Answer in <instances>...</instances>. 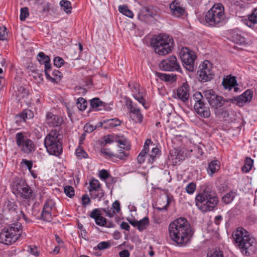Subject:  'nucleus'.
<instances>
[{"label":"nucleus","mask_w":257,"mask_h":257,"mask_svg":"<svg viewBox=\"0 0 257 257\" xmlns=\"http://www.w3.org/2000/svg\"><path fill=\"white\" fill-rule=\"evenodd\" d=\"M118 11L128 18H133L134 17L133 12L125 5L119 6L118 7Z\"/></svg>","instance_id":"72a5a7b5"},{"label":"nucleus","mask_w":257,"mask_h":257,"mask_svg":"<svg viewBox=\"0 0 257 257\" xmlns=\"http://www.w3.org/2000/svg\"><path fill=\"white\" fill-rule=\"evenodd\" d=\"M134 97L135 99H136L139 103L142 104V105L145 108H147V107L145 106L146 101L144 98L140 95V94H136L134 95Z\"/></svg>","instance_id":"0e129e2a"},{"label":"nucleus","mask_w":257,"mask_h":257,"mask_svg":"<svg viewBox=\"0 0 257 257\" xmlns=\"http://www.w3.org/2000/svg\"><path fill=\"white\" fill-rule=\"evenodd\" d=\"M173 45V40L172 37L166 34H160L155 38L152 39L151 45L152 47L161 45Z\"/></svg>","instance_id":"2eb2a0df"},{"label":"nucleus","mask_w":257,"mask_h":257,"mask_svg":"<svg viewBox=\"0 0 257 257\" xmlns=\"http://www.w3.org/2000/svg\"><path fill=\"white\" fill-rule=\"evenodd\" d=\"M88 188L90 195L93 199H97L100 200L103 197L104 192L98 180L93 179L90 181Z\"/></svg>","instance_id":"f8f14e48"},{"label":"nucleus","mask_w":257,"mask_h":257,"mask_svg":"<svg viewBox=\"0 0 257 257\" xmlns=\"http://www.w3.org/2000/svg\"><path fill=\"white\" fill-rule=\"evenodd\" d=\"M170 157L173 162L177 164L183 160V156L180 154L178 150L174 149L170 152Z\"/></svg>","instance_id":"c85d7f7f"},{"label":"nucleus","mask_w":257,"mask_h":257,"mask_svg":"<svg viewBox=\"0 0 257 257\" xmlns=\"http://www.w3.org/2000/svg\"><path fill=\"white\" fill-rule=\"evenodd\" d=\"M168 231L171 239L179 246H186L190 242L194 233L187 220L183 217L172 221Z\"/></svg>","instance_id":"f257e3e1"},{"label":"nucleus","mask_w":257,"mask_h":257,"mask_svg":"<svg viewBox=\"0 0 257 257\" xmlns=\"http://www.w3.org/2000/svg\"><path fill=\"white\" fill-rule=\"evenodd\" d=\"M128 154L125 152H124L122 150L120 149L119 151V152L117 154H114L113 156L114 157H115L116 158H118L120 160H123L125 158H126L128 156Z\"/></svg>","instance_id":"4d7b16f0"},{"label":"nucleus","mask_w":257,"mask_h":257,"mask_svg":"<svg viewBox=\"0 0 257 257\" xmlns=\"http://www.w3.org/2000/svg\"><path fill=\"white\" fill-rule=\"evenodd\" d=\"M29 10L27 7H24L21 9L20 19L22 21H24L29 16Z\"/></svg>","instance_id":"de8ad7c7"},{"label":"nucleus","mask_w":257,"mask_h":257,"mask_svg":"<svg viewBox=\"0 0 257 257\" xmlns=\"http://www.w3.org/2000/svg\"><path fill=\"white\" fill-rule=\"evenodd\" d=\"M34 5L43 12L48 11L49 5L44 0H35Z\"/></svg>","instance_id":"f704fd0d"},{"label":"nucleus","mask_w":257,"mask_h":257,"mask_svg":"<svg viewBox=\"0 0 257 257\" xmlns=\"http://www.w3.org/2000/svg\"><path fill=\"white\" fill-rule=\"evenodd\" d=\"M52 75L54 77L52 78L55 79V81L53 82V83H57L58 81L60 80L62 77V73L58 70H54L52 72Z\"/></svg>","instance_id":"13d9d810"},{"label":"nucleus","mask_w":257,"mask_h":257,"mask_svg":"<svg viewBox=\"0 0 257 257\" xmlns=\"http://www.w3.org/2000/svg\"><path fill=\"white\" fill-rule=\"evenodd\" d=\"M6 227L9 229L11 233L18 236V239L20 238L22 232V224L21 223L17 222L10 224Z\"/></svg>","instance_id":"4be33fe9"},{"label":"nucleus","mask_w":257,"mask_h":257,"mask_svg":"<svg viewBox=\"0 0 257 257\" xmlns=\"http://www.w3.org/2000/svg\"><path fill=\"white\" fill-rule=\"evenodd\" d=\"M196 112L203 118H208L210 116L211 112L209 107L207 106L205 103L198 105L194 108Z\"/></svg>","instance_id":"aec40b11"},{"label":"nucleus","mask_w":257,"mask_h":257,"mask_svg":"<svg viewBox=\"0 0 257 257\" xmlns=\"http://www.w3.org/2000/svg\"><path fill=\"white\" fill-rule=\"evenodd\" d=\"M218 202L219 199L217 194L209 185H203L201 191L195 197L196 206L203 212L216 209Z\"/></svg>","instance_id":"7ed1b4c3"},{"label":"nucleus","mask_w":257,"mask_h":257,"mask_svg":"<svg viewBox=\"0 0 257 257\" xmlns=\"http://www.w3.org/2000/svg\"><path fill=\"white\" fill-rule=\"evenodd\" d=\"M6 208L11 213H18L17 211L18 206L17 204L14 202L10 201H8L6 202Z\"/></svg>","instance_id":"ea45409f"},{"label":"nucleus","mask_w":257,"mask_h":257,"mask_svg":"<svg viewBox=\"0 0 257 257\" xmlns=\"http://www.w3.org/2000/svg\"><path fill=\"white\" fill-rule=\"evenodd\" d=\"M38 60L41 64H44L45 62H50V58L46 55L43 52H40L38 55Z\"/></svg>","instance_id":"c03bdc74"},{"label":"nucleus","mask_w":257,"mask_h":257,"mask_svg":"<svg viewBox=\"0 0 257 257\" xmlns=\"http://www.w3.org/2000/svg\"><path fill=\"white\" fill-rule=\"evenodd\" d=\"M181 60L184 67L189 71L192 72L194 69V61L196 58L194 52L187 48H183L180 52Z\"/></svg>","instance_id":"6e6552de"},{"label":"nucleus","mask_w":257,"mask_h":257,"mask_svg":"<svg viewBox=\"0 0 257 257\" xmlns=\"http://www.w3.org/2000/svg\"><path fill=\"white\" fill-rule=\"evenodd\" d=\"M83 129L85 132L90 133L96 129V126L93 125L89 123H87L84 126Z\"/></svg>","instance_id":"052dcab7"},{"label":"nucleus","mask_w":257,"mask_h":257,"mask_svg":"<svg viewBox=\"0 0 257 257\" xmlns=\"http://www.w3.org/2000/svg\"><path fill=\"white\" fill-rule=\"evenodd\" d=\"M235 196V193L233 191H230L225 194L222 198V201L226 204L230 203Z\"/></svg>","instance_id":"c9c22d12"},{"label":"nucleus","mask_w":257,"mask_h":257,"mask_svg":"<svg viewBox=\"0 0 257 257\" xmlns=\"http://www.w3.org/2000/svg\"><path fill=\"white\" fill-rule=\"evenodd\" d=\"M21 150L25 153L30 154L35 150V145L32 141L29 139L19 147Z\"/></svg>","instance_id":"393cba45"},{"label":"nucleus","mask_w":257,"mask_h":257,"mask_svg":"<svg viewBox=\"0 0 257 257\" xmlns=\"http://www.w3.org/2000/svg\"><path fill=\"white\" fill-rule=\"evenodd\" d=\"M60 5L61 7L63 8L64 11L67 14L71 13L72 7L71 6V3L66 0H62L60 2Z\"/></svg>","instance_id":"58836bf2"},{"label":"nucleus","mask_w":257,"mask_h":257,"mask_svg":"<svg viewBox=\"0 0 257 257\" xmlns=\"http://www.w3.org/2000/svg\"><path fill=\"white\" fill-rule=\"evenodd\" d=\"M193 99L195 102L194 108L204 103L203 101V96L202 93L199 91H196L193 95Z\"/></svg>","instance_id":"7c9ffc66"},{"label":"nucleus","mask_w":257,"mask_h":257,"mask_svg":"<svg viewBox=\"0 0 257 257\" xmlns=\"http://www.w3.org/2000/svg\"><path fill=\"white\" fill-rule=\"evenodd\" d=\"M44 145L50 155L59 156L62 153V136L59 131L52 130L46 136Z\"/></svg>","instance_id":"20e7f679"},{"label":"nucleus","mask_w":257,"mask_h":257,"mask_svg":"<svg viewBox=\"0 0 257 257\" xmlns=\"http://www.w3.org/2000/svg\"><path fill=\"white\" fill-rule=\"evenodd\" d=\"M64 63V60L59 56L55 57L54 59V64L57 67L60 68Z\"/></svg>","instance_id":"5fc2aeb1"},{"label":"nucleus","mask_w":257,"mask_h":257,"mask_svg":"<svg viewBox=\"0 0 257 257\" xmlns=\"http://www.w3.org/2000/svg\"><path fill=\"white\" fill-rule=\"evenodd\" d=\"M161 151L157 148L154 147L152 148L151 152L147 154V159L148 163L153 164L156 161V158L160 155Z\"/></svg>","instance_id":"bb28decb"},{"label":"nucleus","mask_w":257,"mask_h":257,"mask_svg":"<svg viewBox=\"0 0 257 257\" xmlns=\"http://www.w3.org/2000/svg\"><path fill=\"white\" fill-rule=\"evenodd\" d=\"M245 24L250 28H253L257 24V8L253 9L248 15V19L245 20Z\"/></svg>","instance_id":"5701e85b"},{"label":"nucleus","mask_w":257,"mask_h":257,"mask_svg":"<svg viewBox=\"0 0 257 257\" xmlns=\"http://www.w3.org/2000/svg\"><path fill=\"white\" fill-rule=\"evenodd\" d=\"M196 189V184L193 182L189 183L186 187V192L190 194H193Z\"/></svg>","instance_id":"3c124183"},{"label":"nucleus","mask_w":257,"mask_h":257,"mask_svg":"<svg viewBox=\"0 0 257 257\" xmlns=\"http://www.w3.org/2000/svg\"><path fill=\"white\" fill-rule=\"evenodd\" d=\"M96 224L99 226H104L106 224V219L101 215L95 220Z\"/></svg>","instance_id":"8fccbe9b"},{"label":"nucleus","mask_w":257,"mask_h":257,"mask_svg":"<svg viewBox=\"0 0 257 257\" xmlns=\"http://www.w3.org/2000/svg\"><path fill=\"white\" fill-rule=\"evenodd\" d=\"M64 191L66 196L70 198H72L74 196V189L73 187L71 186H65Z\"/></svg>","instance_id":"a18cd8bd"},{"label":"nucleus","mask_w":257,"mask_h":257,"mask_svg":"<svg viewBox=\"0 0 257 257\" xmlns=\"http://www.w3.org/2000/svg\"><path fill=\"white\" fill-rule=\"evenodd\" d=\"M18 239V236L11 233L7 227H5L0 233V242L6 245H11Z\"/></svg>","instance_id":"dca6fc26"},{"label":"nucleus","mask_w":257,"mask_h":257,"mask_svg":"<svg viewBox=\"0 0 257 257\" xmlns=\"http://www.w3.org/2000/svg\"><path fill=\"white\" fill-rule=\"evenodd\" d=\"M56 209V203L52 199H47L45 202L41 213L43 220L50 222L52 219V213Z\"/></svg>","instance_id":"9b49d317"},{"label":"nucleus","mask_w":257,"mask_h":257,"mask_svg":"<svg viewBox=\"0 0 257 257\" xmlns=\"http://www.w3.org/2000/svg\"><path fill=\"white\" fill-rule=\"evenodd\" d=\"M15 139L17 145L20 147L23 144L25 143L26 141L28 140L29 138L25 136L24 133L21 132L16 134Z\"/></svg>","instance_id":"473e14b6"},{"label":"nucleus","mask_w":257,"mask_h":257,"mask_svg":"<svg viewBox=\"0 0 257 257\" xmlns=\"http://www.w3.org/2000/svg\"><path fill=\"white\" fill-rule=\"evenodd\" d=\"M103 102L99 98L95 97L91 99L90 104L93 108H97L99 106L102 105Z\"/></svg>","instance_id":"09e8293b"},{"label":"nucleus","mask_w":257,"mask_h":257,"mask_svg":"<svg viewBox=\"0 0 257 257\" xmlns=\"http://www.w3.org/2000/svg\"><path fill=\"white\" fill-rule=\"evenodd\" d=\"M100 213L98 209H94L90 214V217L93 218L94 220L96 219L99 216H100Z\"/></svg>","instance_id":"774afa93"},{"label":"nucleus","mask_w":257,"mask_h":257,"mask_svg":"<svg viewBox=\"0 0 257 257\" xmlns=\"http://www.w3.org/2000/svg\"><path fill=\"white\" fill-rule=\"evenodd\" d=\"M253 92L250 89L246 90L243 94L236 97L235 100L238 105L249 102L252 99Z\"/></svg>","instance_id":"6ab92c4d"},{"label":"nucleus","mask_w":257,"mask_h":257,"mask_svg":"<svg viewBox=\"0 0 257 257\" xmlns=\"http://www.w3.org/2000/svg\"><path fill=\"white\" fill-rule=\"evenodd\" d=\"M148 11L147 9L142 10L138 14V19L142 21H145L146 17L148 15Z\"/></svg>","instance_id":"864d4df0"},{"label":"nucleus","mask_w":257,"mask_h":257,"mask_svg":"<svg viewBox=\"0 0 257 257\" xmlns=\"http://www.w3.org/2000/svg\"><path fill=\"white\" fill-rule=\"evenodd\" d=\"M214 113L215 115L218 117H226L228 116V113L227 111L224 108H218L214 109Z\"/></svg>","instance_id":"79ce46f5"},{"label":"nucleus","mask_w":257,"mask_h":257,"mask_svg":"<svg viewBox=\"0 0 257 257\" xmlns=\"http://www.w3.org/2000/svg\"><path fill=\"white\" fill-rule=\"evenodd\" d=\"M160 68L164 71H180V66L175 56H171L163 60L159 64Z\"/></svg>","instance_id":"1a4fd4ad"},{"label":"nucleus","mask_w":257,"mask_h":257,"mask_svg":"<svg viewBox=\"0 0 257 257\" xmlns=\"http://www.w3.org/2000/svg\"><path fill=\"white\" fill-rule=\"evenodd\" d=\"M18 93L17 94L19 99L23 98L27 94V92L25 88L23 86H20L18 88Z\"/></svg>","instance_id":"6e6d98bb"},{"label":"nucleus","mask_w":257,"mask_h":257,"mask_svg":"<svg viewBox=\"0 0 257 257\" xmlns=\"http://www.w3.org/2000/svg\"><path fill=\"white\" fill-rule=\"evenodd\" d=\"M76 154L77 157L80 159L82 158H86L88 156L87 154L84 150L80 148V146H79L78 148L76 149Z\"/></svg>","instance_id":"49530a36"},{"label":"nucleus","mask_w":257,"mask_h":257,"mask_svg":"<svg viewBox=\"0 0 257 257\" xmlns=\"http://www.w3.org/2000/svg\"><path fill=\"white\" fill-rule=\"evenodd\" d=\"M87 106V101L82 97H79L77 99V106L81 111L85 110Z\"/></svg>","instance_id":"4c0bfd02"},{"label":"nucleus","mask_w":257,"mask_h":257,"mask_svg":"<svg viewBox=\"0 0 257 257\" xmlns=\"http://www.w3.org/2000/svg\"><path fill=\"white\" fill-rule=\"evenodd\" d=\"M225 18L224 7L220 4H214L206 13L205 19L208 25L216 27L223 22Z\"/></svg>","instance_id":"39448f33"},{"label":"nucleus","mask_w":257,"mask_h":257,"mask_svg":"<svg viewBox=\"0 0 257 257\" xmlns=\"http://www.w3.org/2000/svg\"><path fill=\"white\" fill-rule=\"evenodd\" d=\"M45 73L47 79L50 80L51 82H54L55 80V78H53L52 76L49 74V71L51 70V64L50 62H45Z\"/></svg>","instance_id":"a19ab883"},{"label":"nucleus","mask_w":257,"mask_h":257,"mask_svg":"<svg viewBox=\"0 0 257 257\" xmlns=\"http://www.w3.org/2000/svg\"><path fill=\"white\" fill-rule=\"evenodd\" d=\"M110 247V243L108 241H101L98 243L96 246L94 247V249L103 250Z\"/></svg>","instance_id":"37998d69"},{"label":"nucleus","mask_w":257,"mask_h":257,"mask_svg":"<svg viewBox=\"0 0 257 257\" xmlns=\"http://www.w3.org/2000/svg\"><path fill=\"white\" fill-rule=\"evenodd\" d=\"M222 84L224 89L228 90H231L233 87L237 85L235 77L230 75L227 76L226 78H223Z\"/></svg>","instance_id":"412c9836"},{"label":"nucleus","mask_w":257,"mask_h":257,"mask_svg":"<svg viewBox=\"0 0 257 257\" xmlns=\"http://www.w3.org/2000/svg\"><path fill=\"white\" fill-rule=\"evenodd\" d=\"M149 219L148 217H145L142 219L138 221V229L140 231H142L146 229L149 224Z\"/></svg>","instance_id":"e433bc0d"},{"label":"nucleus","mask_w":257,"mask_h":257,"mask_svg":"<svg viewBox=\"0 0 257 257\" xmlns=\"http://www.w3.org/2000/svg\"><path fill=\"white\" fill-rule=\"evenodd\" d=\"M126 103L128 109L130 110V116L133 120L136 122H142L143 119V115L141 113L140 109L137 104H133L131 100L126 101Z\"/></svg>","instance_id":"ddd939ff"},{"label":"nucleus","mask_w":257,"mask_h":257,"mask_svg":"<svg viewBox=\"0 0 257 257\" xmlns=\"http://www.w3.org/2000/svg\"><path fill=\"white\" fill-rule=\"evenodd\" d=\"M108 124L110 127H115L121 124V121L117 118H112L107 120Z\"/></svg>","instance_id":"603ef678"},{"label":"nucleus","mask_w":257,"mask_h":257,"mask_svg":"<svg viewBox=\"0 0 257 257\" xmlns=\"http://www.w3.org/2000/svg\"><path fill=\"white\" fill-rule=\"evenodd\" d=\"M158 76L162 80L166 82L173 83L176 80V75L158 73Z\"/></svg>","instance_id":"c756f323"},{"label":"nucleus","mask_w":257,"mask_h":257,"mask_svg":"<svg viewBox=\"0 0 257 257\" xmlns=\"http://www.w3.org/2000/svg\"><path fill=\"white\" fill-rule=\"evenodd\" d=\"M199 67L200 69L198 70V73L201 81L207 82L213 78L214 73L212 70L211 64L209 61H204Z\"/></svg>","instance_id":"9d476101"},{"label":"nucleus","mask_w":257,"mask_h":257,"mask_svg":"<svg viewBox=\"0 0 257 257\" xmlns=\"http://www.w3.org/2000/svg\"><path fill=\"white\" fill-rule=\"evenodd\" d=\"M173 45H167L166 44L165 46L161 45L159 46L153 47L155 52L160 55H165L168 54L171 51Z\"/></svg>","instance_id":"b1692460"},{"label":"nucleus","mask_w":257,"mask_h":257,"mask_svg":"<svg viewBox=\"0 0 257 257\" xmlns=\"http://www.w3.org/2000/svg\"><path fill=\"white\" fill-rule=\"evenodd\" d=\"M81 201L82 205L84 206H86L90 204V199L89 198L88 195L84 194L82 196Z\"/></svg>","instance_id":"338daca9"},{"label":"nucleus","mask_w":257,"mask_h":257,"mask_svg":"<svg viewBox=\"0 0 257 257\" xmlns=\"http://www.w3.org/2000/svg\"><path fill=\"white\" fill-rule=\"evenodd\" d=\"M234 243L243 255L249 256L255 249V239L250 233L242 227H237L232 232Z\"/></svg>","instance_id":"f03ea898"},{"label":"nucleus","mask_w":257,"mask_h":257,"mask_svg":"<svg viewBox=\"0 0 257 257\" xmlns=\"http://www.w3.org/2000/svg\"><path fill=\"white\" fill-rule=\"evenodd\" d=\"M8 33L7 32V28L5 27H2L0 28V40H5L7 39Z\"/></svg>","instance_id":"bf43d9fd"},{"label":"nucleus","mask_w":257,"mask_h":257,"mask_svg":"<svg viewBox=\"0 0 257 257\" xmlns=\"http://www.w3.org/2000/svg\"><path fill=\"white\" fill-rule=\"evenodd\" d=\"M99 177L100 179L104 180L109 177V174L106 170L102 169L99 173Z\"/></svg>","instance_id":"680f3d73"},{"label":"nucleus","mask_w":257,"mask_h":257,"mask_svg":"<svg viewBox=\"0 0 257 257\" xmlns=\"http://www.w3.org/2000/svg\"><path fill=\"white\" fill-rule=\"evenodd\" d=\"M172 15L176 18H180L185 15V10L178 0H174L170 5Z\"/></svg>","instance_id":"f3484780"},{"label":"nucleus","mask_w":257,"mask_h":257,"mask_svg":"<svg viewBox=\"0 0 257 257\" xmlns=\"http://www.w3.org/2000/svg\"><path fill=\"white\" fill-rule=\"evenodd\" d=\"M203 93L210 105L214 109L222 107L229 101H232L231 99H225L223 97L217 95L212 89L205 90Z\"/></svg>","instance_id":"0eeeda50"},{"label":"nucleus","mask_w":257,"mask_h":257,"mask_svg":"<svg viewBox=\"0 0 257 257\" xmlns=\"http://www.w3.org/2000/svg\"><path fill=\"white\" fill-rule=\"evenodd\" d=\"M62 117L55 115L52 112H48L46 115V122L51 126H59L63 122Z\"/></svg>","instance_id":"a211bd4d"},{"label":"nucleus","mask_w":257,"mask_h":257,"mask_svg":"<svg viewBox=\"0 0 257 257\" xmlns=\"http://www.w3.org/2000/svg\"><path fill=\"white\" fill-rule=\"evenodd\" d=\"M253 164V160L249 157H246L244 160V164L241 168L242 172H248L252 168Z\"/></svg>","instance_id":"2f4dec72"},{"label":"nucleus","mask_w":257,"mask_h":257,"mask_svg":"<svg viewBox=\"0 0 257 257\" xmlns=\"http://www.w3.org/2000/svg\"><path fill=\"white\" fill-rule=\"evenodd\" d=\"M33 117V112L30 109H26L16 116V119H17V120H18V118H20L22 119L24 121H25L27 119H31Z\"/></svg>","instance_id":"cd10ccee"},{"label":"nucleus","mask_w":257,"mask_h":257,"mask_svg":"<svg viewBox=\"0 0 257 257\" xmlns=\"http://www.w3.org/2000/svg\"><path fill=\"white\" fill-rule=\"evenodd\" d=\"M207 257H224V254L222 251L216 250Z\"/></svg>","instance_id":"69168bd1"},{"label":"nucleus","mask_w":257,"mask_h":257,"mask_svg":"<svg viewBox=\"0 0 257 257\" xmlns=\"http://www.w3.org/2000/svg\"><path fill=\"white\" fill-rule=\"evenodd\" d=\"M190 86L187 83H183L179 87L174 93L175 98L181 100L183 102L187 101L190 96Z\"/></svg>","instance_id":"4468645a"},{"label":"nucleus","mask_w":257,"mask_h":257,"mask_svg":"<svg viewBox=\"0 0 257 257\" xmlns=\"http://www.w3.org/2000/svg\"><path fill=\"white\" fill-rule=\"evenodd\" d=\"M28 251L31 254L37 256L39 254V251L35 245H30L29 246Z\"/></svg>","instance_id":"e2e57ef3"},{"label":"nucleus","mask_w":257,"mask_h":257,"mask_svg":"<svg viewBox=\"0 0 257 257\" xmlns=\"http://www.w3.org/2000/svg\"><path fill=\"white\" fill-rule=\"evenodd\" d=\"M12 190L15 194L24 199H29L32 191L26 182L20 178H17L13 182Z\"/></svg>","instance_id":"423d86ee"},{"label":"nucleus","mask_w":257,"mask_h":257,"mask_svg":"<svg viewBox=\"0 0 257 257\" xmlns=\"http://www.w3.org/2000/svg\"><path fill=\"white\" fill-rule=\"evenodd\" d=\"M220 162L218 160L212 161L209 163L207 169L208 175L212 176L214 173L217 172L220 169Z\"/></svg>","instance_id":"a878e982"}]
</instances>
